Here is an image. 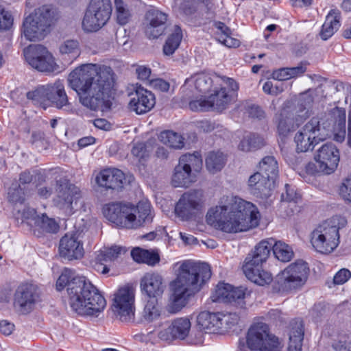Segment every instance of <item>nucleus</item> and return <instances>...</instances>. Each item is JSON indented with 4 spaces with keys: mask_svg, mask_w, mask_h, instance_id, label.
I'll list each match as a JSON object with an SVG mask.
<instances>
[{
    "mask_svg": "<svg viewBox=\"0 0 351 351\" xmlns=\"http://www.w3.org/2000/svg\"><path fill=\"white\" fill-rule=\"evenodd\" d=\"M112 10L110 0H90L82 21L83 29L87 32L97 31L108 22Z\"/></svg>",
    "mask_w": 351,
    "mask_h": 351,
    "instance_id": "nucleus-10",
    "label": "nucleus"
},
{
    "mask_svg": "<svg viewBox=\"0 0 351 351\" xmlns=\"http://www.w3.org/2000/svg\"><path fill=\"white\" fill-rule=\"evenodd\" d=\"M11 14L0 6V30L8 29L12 25Z\"/></svg>",
    "mask_w": 351,
    "mask_h": 351,
    "instance_id": "nucleus-62",
    "label": "nucleus"
},
{
    "mask_svg": "<svg viewBox=\"0 0 351 351\" xmlns=\"http://www.w3.org/2000/svg\"><path fill=\"white\" fill-rule=\"evenodd\" d=\"M178 164L185 166L188 170L193 171L197 176L202 167V156L198 152L184 154L180 156Z\"/></svg>",
    "mask_w": 351,
    "mask_h": 351,
    "instance_id": "nucleus-37",
    "label": "nucleus"
},
{
    "mask_svg": "<svg viewBox=\"0 0 351 351\" xmlns=\"http://www.w3.org/2000/svg\"><path fill=\"white\" fill-rule=\"evenodd\" d=\"M148 84L154 89L162 92L167 91L169 88V84L165 80L160 78L151 79Z\"/></svg>",
    "mask_w": 351,
    "mask_h": 351,
    "instance_id": "nucleus-64",
    "label": "nucleus"
},
{
    "mask_svg": "<svg viewBox=\"0 0 351 351\" xmlns=\"http://www.w3.org/2000/svg\"><path fill=\"white\" fill-rule=\"evenodd\" d=\"M215 27L216 29L215 36L217 40L228 47H237L240 45V41L231 36V29L222 22H215Z\"/></svg>",
    "mask_w": 351,
    "mask_h": 351,
    "instance_id": "nucleus-35",
    "label": "nucleus"
},
{
    "mask_svg": "<svg viewBox=\"0 0 351 351\" xmlns=\"http://www.w3.org/2000/svg\"><path fill=\"white\" fill-rule=\"evenodd\" d=\"M345 223L344 218L335 216L319 224L311 234L313 248L322 254L332 252L339 244V230Z\"/></svg>",
    "mask_w": 351,
    "mask_h": 351,
    "instance_id": "nucleus-7",
    "label": "nucleus"
},
{
    "mask_svg": "<svg viewBox=\"0 0 351 351\" xmlns=\"http://www.w3.org/2000/svg\"><path fill=\"white\" fill-rule=\"evenodd\" d=\"M55 192L56 206L66 216L73 215L77 210L78 202L81 198L79 188L65 179H60L56 182Z\"/></svg>",
    "mask_w": 351,
    "mask_h": 351,
    "instance_id": "nucleus-12",
    "label": "nucleus"
},
{
    "mask_svg": "<svg viewBox=\"0 0 351 351\" xmlns=\"http://www.w3.org/2000/svg\"><path fill=\"white\" fill-rule=\"evenodd\" d=\"M302 119L300 117L297 116L294 110L289 108H283L275 117L278 133L282 137L287 136L295 130Z\"/></svg>",
    "mask_w": 351,
    "mask_h": 351,
    "instance_id": "nucleus-28",
    "label": "nucleus"
},
{
    "mask_svg": "<svg viewBox=\"0 0 351 351\" xmlns=\"http://www.w3.org/2000/svg\"><path fill=\"white\" fill-rule=\"evenodd\" d=\"M235 313L222 314L203 311L196 317V326L199 329H228L234 327L239 322Z\"/></svg>",
    "mask_w": 351,
    "mask_h": 351,
    "instance_id": "nucleus-18",
    "label": "nucleus"
},
{
    "mask_svg": "<svg viewBox=\"0 0 351 351\" xmlns=\"http://www.w3.org/2000/svg\"><path fill=\"white\" fill-rule=\"evenodd\" d=\"M114 7L117 23L121 25L127 24L132 18L128 0H114Z\"/></svg>",
    "mask_w": 351,
    "mask_h": 351,
    "instance_id": "nucleus-45",
    "label": "nucleus"
},
{
    "mask_svg": "<svg viewBox=\"0 0 351 351\" xmlns=\"http://www.w3.org/2000/svg\"><path fill=\"white\" fill-rule=\"evenodd\" d=\"M319 173L330 174L327 170L320 169L319 162H309L305 165L304 169L300 172V176L306 182H309L311 181V176H315Z\"/></svg>",
    "mask_w": 351,
    "mask_h": 351,
    "instance_id": "nucleus-52",
    "label": "nucleus"
},
{
    "mask_svg": "<svg viewBox=\"0 0 351 351\" xmlns=\"http://www.w3.org/2000/svg\"><path fill=\"white\" fill-rule=\"evenodd\" d=\"M160 315V311L158 306L157 299H149L142 312L141 322L149 324L158 319Z\"/></svg>",
    "mask_w": 351,
    "mask_h": 351,
    "instance_id": "nucleus-43",
    "label": "nucleus"
},
{
    "mask_svg": "<svg viewBox=\"0 0 351 351\" xmlns=\"http://www.w3.org/2000/svg\"><path fill=\"white\" fill-rule=\"evenodd\" d=\"M273 243L271 250L278 260L282 262H288L292 258L293 252L287 244L281 241H276L274 239Z\"/></svg>",
    "mask_w": 351,
    "mask_h": 351,
    "instance_id": "nucleus-50",
    "label": "nucleus"
},
{
    "mask_svg": "<svg viewBox=\"0 0 351 351\" xmlns=\"http://www.w3.org/2000/svg\"><path fill=\"white\" fill-rule=\"evenodd\" d=\"M134 180L132 175L125 176L122 171L116 168L103 169L95 177V182L99 187L112 190H120Z\"/></svg>",
    "mask_w": 351,
    "mask_h": 351,
    "instance_id": "nucleus-21",
    "label": "nucleus"
},
{
    "mask_svg": "<svg viewBox=\"0 0 351 351\" xmlns=\"http://www.w3.org/2000/svg\"><path fill=\"white\" fill-rule=\"evenodd\" d=\"M186 84H193L195 88L202 93H208L212 86L213 80L206 74H197L186 80Z\"/></svg>",
    "mask_w": 351,
    "mask_h": 351,
    "instance_id": "nucleus-46",
    "label": "nucleus"
},
{
    "mask_svg": "<svg viewBox=\"0 0 351 351\" xmlns=\"http://www.w3.org/2000/svg\"><path fill=\"white\" fill-rule=\"evenodd\" d=\"M140 287L143 293L150 299L161 296L165 289L162 276L155 272L146 273L141 280Z\"/></svg>",
    "mask_w": 351,
    "mask_h": 351,
    "instance_id": "nucleus-26",
    "label": "nucleus"
},
{
    "mask_svg": "<svg viewBox=\"0 0 351 351\" xmlns=\"http://www.w3.org/2000/svg\"><path fill=\"white\" fill-rule=\"evenodd\" d=\"M104 217L117 226L136 229L152 221L149 202L142 201L136 206L121 202H111L103 207Z\"/></svg>",
    "mask_w": 351,
    "mask_h": 351,
    "instance_id": "nucleus-6",
    "label": "nucleus"
},
{
    "mask_svg": "<svg viewBox=\"0 0 351 351\" xmlns=\"http://www.w3.org/2000/svg\"><path fill=\"white\" fill-rule=\"evenodd\" d=\"M351 277V272L348 269H341L335 275L333 282L335 285H343Z\"/></svg>",
    "mask_w": 351,
    "mask_h": 351,
    "instance_id": "nucleus-63",
    "label": "nucleus"
},
{
    "mask_svg": "<svg viewBox=\"0 0 351 351\" xmlns=\"http://www.w3.org/2000/svg\"><path fill=\"white\" fill-rule=\"evenodd\" d=\"M169 329H190L191 323L189 317H178L168 322Z\"/></svg>",
    "mask_w": 351,
    "mask_h": 351,
    "instance_id": "nucleus-57",
    "label": "nucleus"
},
{
    "mask_svg": "<svg viewBox=\"0 0 351 351\" xmlns=\"http://www.w3.org/2000/svg\"><path fill=\"white\" fill-rule=\"evenodd\" d=\"M167 14L156 8L148 10L143 23L144 31L149 39L158 38L165 33Z\"/></svg>",
    "mask_w": 351,
    "mask_h": 351,
    "instance_id": "nucleus-22",
    "label": "nucleus"
},
{
    "mask_svg": "<svg viewBox=\"0 0 351 351\" xmlns=\"http://www.w3.org/2000/svg\"><path fill=\"white\" fill-rule=\"evenodd\" d=\"M272 245H274L272 238L259 242L246 257L245 263H250L252 266H262L270 254Z\"/></svg>",
    "mask_w": 351,
    "mask_h": 351,
    "instance_id": "nucleus-30",
    "label": "nucleus"
},
{
    "mask_svg": "<svg viewBox=\"0 0 351 351\" xmlns=\"http://www.w3.org/2000/svg\"><path fill=\"white\" fill-rule=\"evenodd\" d=\"M225 165V156L222 152H210L206 158V166L209 172L215 173Z\"/></svg>",
    "mask_w": 351,
    "mask_h": 351,
    "instance_id": "nucleus-49",
    "label": "nucleus"
},
{
    "mask_svg": "<svg viewBox=\"0 0 351 351\" xmlns=\"http://www.w3.org/2000/svg\"><path fill=\"white\" fill-rule=\"evenodd\" d=\"M314 103V97L311 92L308 91L300 95L298 109L294 110L298 117L306 119L311 114V108Z\"/></svg>",
    "mask_w": 351,
    "mask_h": 351,
    "instance_id": "nucleus-44",
    "label": "nucleus"
},
{
    "mask_svg": "<svg viewBox=\"0 0 351 351\" xmlns=\"http://www.w3.org/2000/svg\"><path fill=\"white\" fill-rule=\"evenodd\" d=\"M340 19L341 12L339 10L332 9L328 12L319 33L322 40H326L339 29L341 25Z\"/></svg>",
    "mask_w": 351,
    "mask_h": 351,
    "instance_id": "nucleus-32",
    "label": "nucleus"
},
{
    "mask_svg": "<svg viewBox=\"0 0 351 351\" xmlns=\"http://www.w3.org/2000/svg\"><path fill=\"white\" fill-rule=\"evenodd\" d=\"M332 332L333 334L331 335L337 338L332 343V348L336 351H351V337L340 332L339 330H332Z\"/></svg>",
    "mask_w": 351,
    "mask_h": 351,
    "instance_id": "nucleus-51",
    "label": "nucleus"
},
{
    "mask_svg": "<svg viewBox=\"0 0 351 351\" xmlns=\"http://www.w3.org/2000/svg\"><path fill=\"white\" fill-rule=\"evenodd\" d=\"M126 249L119 245H112L110 247H104L97 255V260L99 261H112L124 254Z\"/></svg>",
    "mask_w": 351,
    "mask_h": 351,
    "instance_id": "nucleus-47",
    "label": "nucleus"
},
{
    "mask_svg": "<svg viewBox=\"0 0 351 351\" xmlns=\"http://www.w3.org/2000/svg\"><path fill=\"white\" fill-rule=\"evenodd\" d=\"M26 62L39 72H58L60 67L51 52L41 45H31L23 51Z\"/></svg>",
    "mask_w": 351,
    "mask_h": 351,
    "instance_id": "nucleus-13",
    "label": "nucleus"
},
{
    "mask_svg": "<svg viewBox=\"0 0 351 351\" xmlns=\"http://www.w3.org/2000/svg\"><path fill=\"white\" fill-rule=\"evenodd\" d=\"M285 188L286 193L282 194V199L284 201L290 203H298L301 199L300 194L297 193L295 190L291 187L289 184H286Z\"/></svg>",
    "mask_w": 351,
    "mask_h": 351,
    "instance_id": "nucleus-59",
    "label": "nucleus"
},
{
    "mask_svg": "<svg viewBox=\"0 0 351 351\" xmlns=\"http://www.w3.org/2000/svg\"><path fill=\"white\" fill-rule=\"evenodd\" d=\"M309 268L302 260L289 264L275 279L274 289L278 292H291L300 289L306 282Z\"/></svg>",
    "mask_w": 351,
    "mask_h": 351,
    "instance_id": "nucleus-8",
    "label": "nucleus"
},
{
    "mask_svg": "<svg viewBox=\"0 0 351 351\" xmlns=\"http://www.w3.org/2000/svg\"><path fill=\"white\" fill-rule=\"evenodd\" d=\"M68 82L84 107L93 111H104L110 107V99L114 84L110 67L95 64H83L70 73Z\"/></svg>",
    "mask_w": 351,
    "mask_h": 351,
    "instance_id": "nucleus-1",
    "label": "nucleus"
},
{
    "mask_svg": "<svg viewBox=\"0 0 351 351\" xmlns=\"http://www.w3.org/2000/svg\"><path fill=\"white\" fill-rule=\"evenodd\" d=\"M159 141L164 145L174 149H181L184 145L182 136L172 130H165L160 133Z\"/></svg>",
    "mask_w": 351,
    "mask_h": 351,
    "instance_id": "nucleus-42",
    "label": "nucleus"
},
{
    "mask_svg": "<svg viewBox=\"0 0 351 351\" xmlns=\"http://www.w3.org/2000/svg\"><path fill=\"white\" fill-rule=\"evenodd\" d=\"M223 84L226 85L230 91H227L226 87H221L219 90H215V93L209 97L211 109L221 111L226 109L233 99V95L239 86L232 78H222Z\"/></svg>",
    "mask_w": 351,
    "mask_h": 351,
    "instance_id": "nucleus-24",
    "label": "nucleus"
},
{
    "mask_svg": "<svg viewBox=\"0 0 351 351\" xmlns=\"http://www.w3.org/2000/svg\"><path fill=\"white\" fill-rule=\"evenodd\" d=\"M204 193L201 190H191L183 193L175 206V213L182 221H189L202 210Z\"/></svg>",
    "mask_w": 351,
    "mask_h": 351,
    "instance_id": "nucleus-17",
    "label": "nucleus"
},
{
    "mask_svg": "<svg viewBox=\"0 0 351 351\" xmlns=\"http://www.w3.org/2000/svg\"><path fill=\"white\" fill-rule=\"evenodd\" d=\"M340 159L339 151L332 143L322 145L315 152L314 160L320 163V169L332 173L337 169Z\"/></svg>",
    "mask_w": 351,
    "mask_h": 351,
    "instance_id": "nucleus-23",
    "label": "nucleus"
},
{
    "mask_svg": "<svg viewBox=\"0 0 351 351\" xmlns=\"http://www.w3.org/2000/svg\"><path fill=\"white\" fill-rule=\"evenodd\" d=\"M245 290L242 287H234L232 285L219 282L211 295L213 302L232 303L243 300Z\"/></svg>",
    "mask_w": 351,
    "mask_h": 351,
    "instance_id": "nucleus-27",
    "label": "nucleus"
},
{
    "mask_svg": "<svg viewBox=\"0 0 351 351\" xmlns=\"http://www.w3.org/2000/svg\"><path fill=\"white\" fill-rule=\"evenodd\" d=\"M213 340H218L223 336L226 335V330H218L210 332H205ZM184 337L182 340H185L189 344H202L204 340V330H186L184 333Z\"/></svg>",
    "mask_w": 351,
    "mask_h": 351,
    "instance_id": "nucleus-36",
    "label": "nucleus"
},
{
    "mask_svg": "<svg viewBox=\"0 0 351 351\" xmlns=\"http://www.w3.org/2000/svg\"><path fill=\"white\" fill-rule=\"evenodd\" d=\"M149 152L147 145L143 143L135 144L132 149V155L138 158L141 162L148 157Z\"/></svg>",
    "mask_w": 351,
    "mask_h": 351,
    "instance_id": "nucleus-58",
    "label": "nucleus"
},
{
    "mask_svg": "<svg viewBox=\"0 0 351 351\" xmlns=\"http://www.w3.org/2000/svg\"><path fill=\"white\" fill-rule=\"evenodd\" d=\"M259 171L276 182L278 175V165L274 156L264 157L259 162Z\"/></svg>",
    "mask_w": 351,
    "mask_h": 351,
    "instance_id": "nucleus-40",
    "label": "nucleus"
},
{
    "mask_svg": "<svg viewBox=\"0 0 351 351\" xmlns=\"http://www.w3.org/2000/svg\"><path fill=\"white\" fill-rule=\"evenodd\" d=\"M59 51L62 58L67 59L71 62L80 54V44L76 40H64L60 45Z\"/></svg>",
    "mask_w": 351,
    "mask_h": 351,
    "instance_id": "nucleus-38",
    "label": "nucleus"
},
{
    "mask_svg": "<svg viewBox=\"0 0 351 351\" xmlns=\"http://www.w3.org/2000/svg\"><path fill=\"white\" fill-rule=\"evenodd\" d=\"M263 90L267 94L277 95L284 90V88L281 84H274L271 81H267L263 86Z\"/></svg>",
    "mask_w": 351,
    "mask_h": 351,
    "instance_id": "nucleus-60",
    "label": "nucleus"
},
{
    "mask_svg": "<svg viewBox=\"0 0 351 351\" xmlns=\"http://www.w3.org/2000/svg\"><path fill=\"white\" fill-rule=\"evenodd\" d=\"M252 265L250 263H244L243 265V272L250 280L261 286L268 285L272 281V275L262 269V266Z\"/></svg>",
    "mask_w": 351,
    "mask_h": 351,
    "instance_id": "nucleus-31",
    "label": "nucleus"
},
{
    "mask_svg": "<svg viewBox=\"0 0 351 351\" xmlns=\"http://www.w3.org/2000/svg\"><path fill=\"white\" fill-rule=\"evenodd\" d=\"M40 300V291L37 285L22 284L14 293L13 306L19 314L27 315L34 310Z\"/></svg>",
    "mask_w": 351,
    "mask_h": 351,
    "instance_id": "nucleus-16",
    "label": "nucleus"
},
{
    "mask_svg": "<svg viewBox=\"0 0 351 351\" xmlns=\"http://www.w3.org/2000/svg\"><path fill=\"white\" fill-rule=\"evenodd\" d=\"M185 332L186 330H160L158 337L163 341L171 342L176 339H182Z\"/></svg>",
    "mask_w": 351,
    "mask_h": 351,
    "instance_id": "nucleus-55",
    "label": "nucleus"
},
{
    "mask_svg": "<svg viewBox=\"0 0 351 351\" xmlns=\"http://www.w3.org/2000/svg\"><path fill=\"white\" fill-rule=\"evenodd\" d=\"M239 346L245 345L251 350L282 351V345L279 339L270 330H247L245 338H240Z\"/></svg>",
    "mask_w": 351,
    "mask_h": 351,
    "instance_id": "nucleus-14",
    "label": "nucleus"
},
{
    "mask_svg": "<svg viewBox=\"0 0 351 351\" xmlns=\"http://www.w3.org/2000/svg\"><path fill=\"white\" fill-rule=\"evenodd\" d=\"M197 180V176L180 164L176 166L171 179L174 187H189Z\"/></svg>",
    "mask_w": 351,
    "mask_h": 351,
    "instance_id": "nucleus-33",
    "label": "nucleus"
},
{
    "mask_svg": "<svg viewBox=\"0 0 351 351\" xmlns=\"http://www.w3.org/2000/svg\"><path fill=\"white\" fill-rule=\"evenodd\" d=\"M53 13L48 5H43L25 18L23 33L30 41L43 39L49 32Z\"/></svg>",
    "mask_w": 351,
    "mask_h": 351,
    "instance_id": "nucleus-9",
    "label": "nucleus"
},
{
    "mask_svg": "<svg viewBox=\"0 0 351 351\" xmlns=\"http://www.w3.org/2000/svg\"><path fill=\"white\" fill-rule=\"evenodd\" d=\"M25 195L24 189L16 183H13L8 189V198L13 203L23 202Z\"/></svg>",
    "mask_w": 351,
    "mask_h": 351,
    "instance_id": "nucleus-54",
    "label": "nucleus"
},
{
    "mask_svg": "<svg viewBox=\"0 0 351 351\" xmlns=\"http://www.w3.org/2000/svg\"><path fill=\"white\" fill-rule=\"evenodd\" d=\"M128 107L130 110L138 114H142L150 111L156 104L154 95L149 90L142 87H138L130 95Z\"/></svg>",
    "mask_w": 351,
    "mask_h": 351,
    "instance_id": "nucleus-25",
    "label": "nucleus"
},
{
    "mask_svg": "<svg viewBox=\"0 0 351 351\" xmlns=\"http://www.w3.org/2000/svg\"><path fill=\"white\" fill-rule=\"evenodd\" d=\"M72 276L71 270H64L56 281L57 290L67 286L69 304L77 314L97 316L106 306L104 297L84 276Z\"/></svg>",
    "mask_w": 351,
    "mask_h": 351,
    "instance_id": "nucleus-5",
    "label": "nucleus"
},
{
    "mask_svg": "<svg viewBox=\"0 0 351 351\" xmlns=\"http://www.w3.org/2000/svg\"><path fill=\"white\" fill-rule=\"evenodd\" d=\"M247 183L249 188L254 195L267 197L275 187L276 182L258 171L250 176Z\"/></svg>",
    "mask_w": 351,
    "mask_h": 351,
    "instance_id": "nucleus-29",
    "label": "nucleus"
},
{
    "mask_svg": "<svg viewBox=\"0 0 351 351\" xmlns=\"http://www.w3.org/2000/svg\"><path fill=\"white\" fill-rule=\"evenodd\" d=\"M207 223L226 233L245 232L256 227L260 215L251 202L237 196L223 197L206 213Z\"/></svg>",
    "mask_w": 351,
    "mask_h": 351,
    "instance_id": "nucleus-2",
    "label": "nucleus"
},
{
    "mask_svg": "<svg viewBox=\"0 0 351 351\" xmlns=\"http://www.w3.org/2000/svg\"><path fill=\"white\" fill-rule=\"evenodd\" d=\"M346 110L339 107L312 117L295 134L296 151L313 150L317 144L332 136L336 141L343 142L346 135Z\"/></svg>",
    "mask_w": 351,
    "mask_h": 351,
    "instance_id": "nucleus-4",
    "label": "nucleus"
},
{
    "mask_svg": "<svg viewBox=\"0 0 351 351\" xmlns=\"http://www.w3.org/2000/svg\"><path fill=\"white\" fill-rule=\"evenodd\" d=\"M27 97L40 104L49 101L58 108H69L68 97L64 84L60 80H57L53 84L38 86L34 90L28 92Z\"/></svg>",
    "mask_w": 351,
    "mask_h": 351,
    "instance_id": "nucleus-11",
    "label": "nucleus"
},
{
    "mask_svg": "<svg viewBox=\"0 0 351 351\" xmlns=\"http://www.w3.org/2000/svg\"><path fill=\"white\" fill-rule=\"evenodd\" d=\"M176 278L169 285V311L182 309L210 279V266L205 263L185 260L174 265Z\"/></svg>",
    "mask_w": 351,
    "mask_h": 351,
    "instance_id": "nucleus-3",
    "label": "nucleus"
},
{
    "mask_svg": "<svg viewBox=\"0 0 351 351\" xmlns=\"http://www.w3.org/2000/svg\"><path fill=\"white\" fill-rule=\"evenodd\" d=\"M131 256L136 262L146 263L149 265H154L160 261L157 253L140 247L134 248L131 251Z\"/></svg>",
    "mask_w": 351,
    "mask_h": 351,
    "instance_id": "nucleus-39",
    "label": "nucleus"
},
{
    "mask_svg": "<svg viewBox=\"0 0 351 351\" xmlns=\"http://www.w3.org/2000/svg\"><path fill=\"white\" fill-rule=\"evenodd\" d=\"M304 330H291L289 333V351H302Z\"/></svg>",
    "mask_w": 351,
    "mask_h": 351,
    "instance_id": "nucleus-53",
    "label": "nucleus"
},
{
    "mask_svg": "<svg viewBox=\"0 0 351 351\" xmlns=\"http://www.w3.org/2000/svg\"><path fill=\"white\" fill-rule=\"evenodd\" d=\"M23 218L27 220V223L31 227L34 234L38 237L47 233H56L59 229L57 222L45 214L37 215L35 209L27 208L23 212Z\"/></svg>",
    "mask_w": 351,
    "mask_h": 351,
    "instance_id": "nucleus-20",
    "label": "nucleus"
},
{
    "mask_svg": "<svg viewBox=\"0 0 351 351\" xmlns=\"http://www.w3.org/2000/svg\"><path fill=\"white\" fill-rule=\"evenodd\" d=\"M134 290L125 286L114 295L111 308L115 316L122 322L131 323L134 319Z\"/></svg>",
    "mask_w": 351,
    "mask_h": 351,
    "instance_id": "nucleus-15",
    "label": "nucleus"
},
{
    "mask_svg": "<svg viewBox=\"0 0 351 351\" xmlns=\"http://www.w3.org/2000/svg\"><path fill=\"white\" fill-rule=\"evenodd\" d=\"M339 193L345 200L351 202V175L348 176L342 182Z\"/></svg>",
    "mask_w": 351,
    "mask_h": 351,
    "instance_id": "nucleus-61",
    "label": "nucleus"
},
{
    "mask_svg": "<svg viewBox=\"0 0 351 351\" xmlns=\"http://www.w3.org/2000/svg\"><path fill=\"white\" fill-rule=\"evenodd\" d=\"M264 139L254 134L245 135L239 145V149L243 152H250L264 145Z\"/></svg>",
    "mask_w": 351,
    "mask_h": 351,
    "instance_id": "nucleus-48",
    "label": "nucleus"
},
{
    "mask_svg": "<svg viewBox=\"0 0 351 351\" xmlns=\"http://www.w3.org/2000/svg\"><path fill=\"white\" fill-rule=\"evenodd\" d=\"M278 320L282 322L281 313L278 310H272L265 316L255 317L249 329H269L274 326H278Z\"/></svg>",
    "mask_w": 351,
    "mask_h": 351,
    "instance_id": "nucleus-34",
    "label": "nucleus"
},
{
    "mask_svg": "<svg viewBox=\"0 0 351 351\" xmlns=\"http://www.w3.org/2000/svg\"><path fill=\"white\" fill-rule=\"evenodd\" d=\"M189 108L193 111H208L211 109L209 97L200 98L189 102Z\"/></svg>",
    "mask_w": 351,
    "mask_h": 351,
    "instance_id": "nucleus-56",
    "label": "nucleus"
},
{
    "mask_svg": "<svg viewBox=\"0 0 351 351\" xmlns=\"http://www.w3.org/2000/svg\"><path fill=\"white\" fill-rule=\"evenodd\" d=\"M59 254L67 261L82 258L84 254L82 232L80 230L66 232L60 240Z\"/></svg>",
    "mask_w": 351,
    "mask_h": 351,
    "instance_id": "nucleus-19",
    "label": "nucleus"
},
{
    "mask_svg": "<svg viewBox=\"0 0 351 351\" xmlns=\"http://www.w3.org/2000/svg\"><path fill=\"white\" fill-rule=\"evenodd\" d=\"M182 39V29L178 25H175L163 46L164 53L167 56L172 55L180 46Z\"/></svg>",
    "mask_w": 351,
    "mask_h": 351,
    "instance_id": "nucleus-41",
    "label": "nucleus"
}]
</instances>
